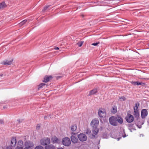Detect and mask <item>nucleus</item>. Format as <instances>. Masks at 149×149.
<instances>
[{
  "instance_id": "1",
  "label": "nucleus",
  "mask_w": 149,
  "mask_h": 149,
  "mask_svg": "<svg viewBox=\"0 0 149 149\" xmlns=\"http://www.w3.org/2000/svg\"><path fill=\"white\" fill-rule=\"evenodd\" d=\"M40 143L41 145L46 146L50 143V140L48 137H44L40 140Z\"/></svg>"
},
{
  "instance_id": "2",
  "label": "nucleus",
  "mask_w": 149,
  "mask_h": 149,
  "mask_svg": "<svg viewBox=\"0 0 149 149\" xmlns=\"http://www.w3.org/2000/svg\"><path fill=\"white\" fill-rule=\"evenodd\" d=\"M109 122L110 124L113 126H117L118 125V123L116 121V117L112 116L109 118Z\"/></svg>"
},
{
  "instance_id": "3",
  "label": "nucleus",
  "mask_w": 149,
  "mask_h": 149,
  "mask_svg": "<svg viewBox=\"0 0 149 149\" xmlns=\"http://www.w3.org/2000/svg\"><path fill=\"white\" fill-rule=\"evenodd\" d=\"M62 143L64 146H68L71 144V141L70 138L68 137H65L62 139Z\"/></svg>"
},
{
  "instance_id": "4",
  "label": "nucleus",
  "mask_w": 149,
  "mask_h": 149,
  "mask_svg": "<svg viewBox=\"0 0 149 149\" xmlns=\"http://www.w3.org/2000/svg\"><path fill=\"white\" fill-rule=\"evenodd\" d=\"M98 114L100 119H102L106 116L105 111L104 109L101 110L100 109H99L98 111Z\"/></svg>"
},
{
  "instance_id": "5",
  "label": "nucleus",
  "mask_w": 149,
  "mask_h": 149,
  "mask_svg": "<svg viewBox=\"0 0 149 149\" xmlns=\"http://www.w3.org/2000/svg\"><path fill=\"white\" fill-rule=\"evenodd\" d=\"M126 121L128 123H131L134 120L133 116L132 115L128 114L127 116L125 118Z\"/></svg>"
},
{
  "instance_id": "6",
  "label": "nucleus",
  "mask_w": 149,
  "mask_h": 149,
  "mask_svg": "<svg viewBox=\"0 0 149 149\" xmlns=\"http://www.w3.org/2000/svg\"><path fill=\"white\" fill-rule=\"evenodd\" d=\"M25 147L29 149H32L34 147V145L33 143L30 142H26L25 143Z\"/></svg>"
},
{
  "instance_id": "7",
  "label": "nucleus",
  "mask_w": 149,
  "mask_h": 149,
  "mask_svg": "<svg viewBox=\"0 0 149 149\" xmlns=\"http://www.w3.org/2000/svg\"><path fill=\"white\" fill-rule=\"evenodd\" d=\"M78 137L79 140L81 141H86L87 139L86 135L83 134H80L78 135Z\"/></svg>"
},
{
  "instance_id": "8",
  "label": "nucleus",
  "mask_w": 149,
  "mask_h": 149,
  "mask_svg": "<svg viewBox=\"0 0 149 149\" xmlns=\"http://www.w3.org/2000/svg\"><path fill=\"white\" fill-rule=\"evenodd\" d=\"M148 112L146 109H142L141 112V116L142 118H145L148 115Z\"/></svg>"
},
{
  "instance_id": "9",
  "label": "nucleus",
  "mask_w": 149,
  "mask_h": 149,
  "mask_svg": "<svg viewBox=\"0 0 149 149\" xmlns=\"http://www.w3.org/2000/svg\"><path fill=\"white\" fill-rule=\"evenodd\" d=\"M99 123V122L98 120H93L91 122V125L93 127H97Z\"/></svg>"
},
{
  "instance_id": "10",
  "label": "nucleus",
  "mask_w": 149,
  "mask_h": 149,
  "mask_svg": "<svg viewBox=\"0 0 149 149\" xmlns=\"http://www.w3.org/2000/svg\"><path fill=\"white\" fill-rule=\"evenodd\" d=\"M17 142L16 139L15 137H13L11 139V146L14 147L16 145Z\"/></svg>"
},
{
  "instance_id": "11",
  "label": "nucleus",
  "mask_w": 149,
  "mask_h": 149,
  "mask_svg": "<svg viewBox=\"0 0 149 149\" xmlns=\"http://www.w3.org/2000/svg\"><path fill=\"white\" fill-rule=\"evenodd\" d=\"M52 78L51 76H46L44 78L43 80V82H47L49 81L50 79H52Z\"/></svg>"
},
{
  "instance_id": "12",
  "label": "nucleus",
  "mask_w": 149,
  "mask_h": 149,
  "mask_svg": "<svg viewBox=\"0 0 149 149\" xmlns=\"http://www.w3.org/2000/svg\"><path fill=\"white\" fill-rule=\"evenodd\" d=\"M52 143H59L60 142L59 140L56 136L53 137L51 139Z\"/></svg>"
},
{
  "instance_id": "13",
  "label": "nucleus",
  "mask_w": 149,
  "mask_h": 149,
  "mask_svg": "<svg viewBox=\"0 0 149 149\" xmlns=\"http://www.w3.org/2000/svg\"><path fill=\"white\" fill-rule=\"evenodd\" d=\"M116 121L120 124L123 123V118L119 116L116 117Z\"/></svg>"
},
{
  "instance_id": "14",
  "label": "nucleus",
  "mask_w": 149,
  "mask_h": 149,
  "mask_svg": "<svg viewBox=\"0 0 149 149\" xmlns=\"http://www.w3.org/2000/svg\"><path fill=\"white\" fill-rule=\"evenodd\" d=\"M134 110V113L133 114L134 115V116L135 118L138 119L139 116V110Z\"/></svg>"
},
{
  "instance_id": "15",
  "label": "nucleus",
  "mask_w": 149,
  "mask_h": 149,
  "mask_svg": "<svg viewBox=\"0 0 149 149\" xmlns=\"http://www.w3.org/2000/svg\"><path fill=\"white\" fill-rule=\"evenodd\" d=\"M71 139L72 143H77L78 140L77 138L75 136H71Z\"/></svg>"
},
{
  "instance_id": "16",
  "label": "nucleus",
  "mask_w": 149,
  "mask_h": 149,
  "mask_svg": "<svg viewBox=\"0 0 149 149\" xmlns=\"http://www.w3.org/2000/svg\"><path fill=\"white\" fill-rule=\"evenodd\" d=\"M132 84L134 86L137 85L139 86V85L143 86L145 85V84L144 83L142 82H139L138 81H132L131 82Z\"/></svg>"
},
{
  "instance_id": "17",
  "label": "nucleus",
  "mask_w": 149,
  "mask_h": 149,
  "mask_svg": "<svg viewBox=\"0 0 149 149\" xmlns=\"http://www.w3.org/2000/svg\"><path fill=\"white\" fill-rule=\"evenodd\" d=\"M45 149H55V147L52 144H50L45 147Z\"/></svg>"
},
{
  "instance_id": "18",
  "label": "nucleus",
  "mask_w": 149,
  "mask_h": 149,
  "mask_svg": "<svg viewBox=\"0 0 149 149\" xmlns=\"http://www.w3.org/2000/svg\"><path fill=\"white\" fill-rule=\"evenodd\" d=\"M13 61V60L12 59L11 61H9L8 60H6L4 61L3 62V64L5 65H11Z\"/></svg>"
},
{
  "instance_id": "19",
  "label": "nucleus",
  "mask_w": 149,
  "mask_h": 149,
  "mask_svg": "<svg viewBox=\"0 0 149 149\" xmlns=\"http://www.w3.org/2000/svg\"><path fill=\"white\" fill-rule=\"evenodd\" d=\"M99 132V129L97 128L96 127H93V130H92V132L95 135H96Z\"/></svg>"
},
{
  "instance_id": "20",
  "label": "nucleus",
  "mask_w": 149,
  "mask_h": 149,
  "mask_svg": "<svg viewBox=\"0 0 149 149\" xmlns=\"http://www.w3.org/2000/svg\"><path fill=\"white\" fill-rule=\"evenodd\" d=\"M97 92V89L96 88H95L91 90L90 91V93L88 95L90 96L92 95H93Z\"/></svg>"
},
{
  "instance_id": "21",
  "label": "nucleus",
  "mask_w": 149,
  "mask_h": 149,
  "mask_svg": "<svg viewBox=\"0 0 149 149\" xmlns=\"http://www.w3.org/2000/svg\"><path fill=\"white\" fill-rule=\"evenodd\" d=\"M77 129V126L76 125H72L71 127V129L72 132H74Z\"/></svg>"
},
{
  "instance_id": "22",
  "label": "nucleus",
  "mask_w": 149,
  "mask_h": 149,
  "mask_svg": "<svg viewBox=\"0 0 149 149\" xmlns=\"http://www.w3.org/2000/svg\"><path fill=\"white\" fill-rule=\"evenodd\" d=\"M6 5L4 2H2L0 3V9H1L6 7Z\"/></svg>"
},
{
  "instance_id": "23",
  "label": "nucleus",
  "mask_w": 149,
  "mask_h": 149,
  "mask_svg": "<svg viewBox=\"0 0 149 149\" xmlns=\"http://www.w3.org/2000/svg\"><path fill=\"white\" fill-rule=\"evenodd\" d=\"M134 124H129L127 125V126L129 130H131L132 129L135 130L134 128Z\"/></svg>"
},
{
  "instance_id": "24",
  "label": "nucleus",
  "mask_w": 149,
  "mask_h": 149,
  "mask_svg": "<svg viewBox=\"0 0 149 149\" xmlns=\"http://www.w3.org/2000/svg\"><path fill=\"white\" fill-rule=\"evenodd\" d=\"M45 86H46V87L47 86V85L46 84L44 83L40 84L38 86V90H39L40 88H42L43 86L45 87Z\"/></svg>"
},
{
  "instance_id": "25",
  "label": "nucleus",
  "mask_w": 149,
  "mask_h": 149,
  "mask_svg": "<svg viewBox=\"0 0 149 149\" xmlns=\"http://www.w3.org/2000/svg\"><path fill=\"white\" fill-rule=\"evenodd\" d=\"M19 146V147H20L23 148V142L22 140H19L18 141L17 143V146Z\"/></svg>"
},
{
  "instance_id": "26",
  "label": "nucleus",
  "mask_w": 149,
  "mask_h": 149,
  "mask_svg": "<svg viewBox=\"0 0 149 149\" xmlns=\"http://www.w3.org/2000/svg\"><path fill=\"white\" fill-rule=\"evenodd\" d=\"M139 106V102H137L135 104V106L134 107V110H139L138 108Z\"/></svg>"
},
{
  "instance_id": "27",
  "label": "nucleus",
  "mask_w": 149,
  "mask_h": 149,
  "mask_svg": "<svg viewBox=\"0 0 149 149\" xmlns=\"http://www.w3.org/2000/svg\"><path fill=\"white\" fill-rule=\"evenodd\" d=\"M111 112L114 113L117 112V108L116 107H114L112 108V110L111 111Z\"/></svg>"
},
{
  "instance_id": "28",
  "label": "nucleus",
  "mask_w": 149,
  "mask_h": 149,
  "mask_svg": "<svg viewBox=\"0 0 149 149\" xmlns=\"http://www.w3.org/2000/svg\"><path fill=\"white\" fill-rule=\"evenodd\" d=\"M34 149H44V147L40 145L36 146Z\"/></svg>"
},
{
  "instance_id": "29",
  "label": "nucleus",
  "mask_w": 149,
  "mask_h": 149,
  "mask_svg": "<svg viewBox=\"0 0 149 149\" xmlns=\"http://www.w3.org/2000/svg\"><path fill=\"white\" fill-rule=\"evenodd\" d=\"M27 22V20L26 19H25L22 21L20 23V25H22L25 24Z\"/></svg>"
},
{
  "instance_id": "30",
  "label": "nucleus",
  "mask_w": 149,
  "mask_h": 149,
  "mask_svg": "<svg viewBox=\"0 0 149 149\" xmlns=\"http://www.w3.org/2000/svg\"><path fill=\"white\" fill-rule=\"evenodd\" d=\"M126 98L124 97H120L119 99V101H125L126 100Z\"/></svg>"
},
{
  "instance_id": "31",
  "label": "nucleus",
  "mask_w": 149,
  "mask_h": 149,
  "mask_svg": "<svg viewBox=\"0 0 149 149\" xmlns=\"http://www.w3.org/2000/svg\"><path fill=\"white\" fill-rule=\"evenodd\" d=\"M49 6H50L47 5V6H45L44 7L43 9L42 10V11L43 12H44L45 11H46V10L49 8Z\"/></svg>"
},
{
  "instance_id": "32",
  "label": "nucleus",
  "mask_w": 149,
  "mask_h": 149,
  "mask_svg": "<svg viewBox=\"0 0 149 149\" xmlns=\"http://www.w3.org/2000/svg\"><path fill=\"white\" fill-rule=\"evenodd\" d=\"M122 130V132H123V134H122V135L123 137L125 138L126 136V135L125 132V130L124 129H123Z\"/></svg>"
},
{
  "instance_id": "33",
  "label": "nucleus",
  "mask_w": 149,
  "mask_h": 149,
  "mask_svg": "<svg viewBox=\"0 0 149 149\" xmlns=\"http://www.w3.org/2000/svg\"><path fill=\"white\" fill-rule=\"evenodd\" d=\"M83 43V42H78L77 43V45L79 47H81Z\"/></svg>"
},
{
  "instance_id": "34",
  "label": "nucleus",
  "mask_w": 149,
  "mask_h": 149,
  "mask_svg": "<svg viewBox=\"0 0 149 149\" xmlns=\"http://www.w3.org/2000/svg\"><path fill=\"white\" fill-rule=\"evenodd\" d=\"M100 43V42H97L96 43H93L91 45H92L95 46H97L98 44Z\"/></svg>"
},
{
  "instance_id": "35",
  "label": "nucleus",
  "mask_w": 149,
  "mask_h": 149,
  "mask_svg": "<svg viewBox=\"0 0 149 149\" xmlns=\"http://www.w3.org/2000/svg\"><path fill=\"white\" fill-rule=\"evenodd\" d=\"M40 127V125L39 124H37L36 126V128L37 130H39Z\"/></svg>"
},
{
  "instance_id": "36",
  "label": "nucleus",
  "mask_w": 149,
  "mask_h": 149,
  "mask_svg": "<svg viewBox=\"0 0 149 149\" xmlns=\"http://www.w3.org/2000/svg\"><path fill=\"white\" fill-rule=\"evenodd\" d=\"M23 148L19 147V146H17L15 149H23Z\"/></svg>"
},
{
  "instance_id": "37",
  "label": "nucleus",
  "mask_w": 149,
  "mask_h": 149,
  "mask_svg": "<svg viewBox=\"0 0 149 149\" xmlns=\"http://www.w3.org/2000/svg\"><path fill=\"white\" fill-rule=\"evenodd\" d=\"M136 126H137L139 128H141L142 127V125H138L137 124H136Z\"/></svg>"
},
{
  "instance_id": "38",
  "label": "nucleus",
  "mask_w": 149,
  "mask_h": 149,
  "mask_svg": "<svg viewBox=\"0 0 149 149\" xmlns=\"http://www.w3.org/2000/svg\"><path fill=\"white\" fill-rule=\"evenodd\" d=\"M8 100H6L5 101H4V102H1V103L2 104H5L6 103H8Z\"/></svg>"
},
{
  "instance_id": "39",
  "label": "nucleus",
  "mask_w": 149,
  "mask_h": 149,
  "mask_svg": "<svg viewBox=\"0 0 149 149\" xmlns=\"http://www.w3.org/2000/svg\"><path fill=\"white\" fill-rule=\"evenodd\" d=\"M6 149H12L11 146H7Z\"/></svg>"
},
{
  "instance_id": "40",
  "label": "nucleus",
  "mask_w": 149,
  "mask_h": 149,
  "mask_svg": "<svg viewBox=\"0 0 149 149\" xmlns=\"http://www.w3.org/2000/svg\"><path fill=\"white\" fill-rule=\"evenodd\" d=\"M0 122L1 124H3L4 122L3 120H0Z\"/></svg>"
},
{
  "instance_id": "41",
  "label": "nucleus",
  "mask_w": 149,
  "mask_h": 149,
  "mask_svg": "<svg viewBox=\"0 0 149 149\" xmlns=\"http://www.w3.org/2000/svg\"><path fill=\"white\" fill-rule=\"evenodd\" d=\"M54 49L55 50H58L59 49V48L58 47H56L54 48Z\"/></svg>"
},
{
  "instance_id": "42",
  "label": "nucleus",
  "mask_w": 149,
  "mask_h": 149,
  "mask_svg": "<svg viewBox=\"0 0 149 149\" xmlns=\"http://www.w3.org/2000/svg\"><path fill=\"white\" fill-rule=\"evenodd\" d=\"M92 149H99V148L97 147H96V148H93Z\"/></svg>"
},
{
  "instance_id": "43",
  "label": "nucleus",
  "mask_w": 149,
  "mask_h": 149,
  "mask_svg": "<svg viewBox=\"0 0 149 149\" xmlns=\"http://www.w3.org/2000/svg\"><path fill=\"white\" fill-rule=\"evenodd\" d=\"M3 76V74H0V76L1 77H2Z\"/></svg>"
},
{
  "instance_id": "44",
  "label": "nucleus",
  "mask_w": 149,
  "mask_h": 149,
  "mask_svg": "<svg viewBox=\"0 0 149 149\" xmlns=\"http://www.w3.org/2000/svg\"><path fill=\"white\" fill-rule=\"evenodd\" d=\"M57 149H64L62 148H58Z\"/></svg>"
},
{
  "instance_id": "45",
  "label": "nucleus",
  "mask_w": 149,
  "mask_h": 149,
  "mask_svg": "<svg viewBox=\"0 0 149 149\" xmlns=\"http://www.w3.org/2000/svg\"><path fill=\"white\" fill-rule=\"evenodd\" d=\"M72 134H75V133H72Z\"/></svg>"
},
{
  "instance_id": "46",
  "label": "nucleus",
  "mask_w": 149,
  "mask_h": 149,
  "mask_svg": "<svg viewBox=\"0 0 149 149\" xmlns=\"http://www.w3.org/2000/svg\"><path fill=\"white\" fill-rule=\"evenodd\" d=\"M3 108L4 109H5L6 108V107L5 106H4L3 107Z\"/></svg>"
},
{
  "instance_id": "47",
  "label": "nucleus",
  "mask_w": 149,
  "mask_h": 149,
  "mask_svg": "<svg viewBox=\"0 0 149 149\" xmlns=\"http://www.w3.org/2000/svg\"><path fill=\"white\" fill-rule=\"evenodd\" d=\"M24 149H29L28 148H26V147L24 148Z\"/></svg>"
},
{
  "instance_id": "48",
  "label": "nucleus",
  "mask_w": 149,
  "mask_h": 149,
  "mask_svg": "<svg viewBox=\"0 0 149 149\" xmlns=\"http://www.w3.org/2000/svg\"><path fill=\"white\" fill-rule=\"evenodd\" d=\"M88 132H89V133H91V131H89V130H88Z\"/></svg>"
},
{
  "instance_id": "49",
  "label": "nucleus",
  "mask_w": 149,
  "mask_h": 149,
  "mask_svg": "<svg viewBox=\"0 0 149 149\" xmlns=\"http://www.w3.org/2000/svg\"><path fill=\"white\" fill-rule=\"evenodd\" d=\"M118 141L119 140V138H118Z\"/></svg>"
},
{
  "instance_id": "50",
  "label": "nucleus",
  "mask_w": 149,
  "mask_h": 149,
  "mask_svg": "<svg viewBox=\"0 0 149 149\" xmlns=\"http://www.w3.org/2000/svg\"><path fill=\"white\" fill-rule=\"evenodd\" d=\"M130 130V131H131V132H132V130Z\"/></svg>"
}]
</instances>
